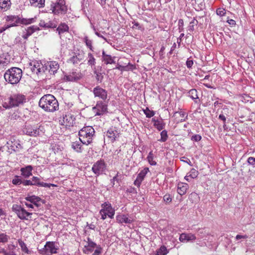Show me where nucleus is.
I'll list each match as a JSON object with an SVG mask.
<instances>
[{
  "mask_svg": "<svg viewBox=\"0 0 255 255\" xmlns=\"http://www.w3.org/2000/svg\"><path fill=\"white\" fill-rule=\"evenodd\" d=\"M38 105L44 111L48 112H54L59 108L57 100L51 94H46L42 97Z\"/></svg>",
  "mask_w": 255,
  "mask_h": 255,
  "instance_id": "obj_1",
  "label": "nucleus"
},
{
  "mask_svg": "<svg viewBox=\"0 0 255 255\" xmlns=\"http://www.w3.org/2000/svg\"><path fill=\"white\" fill-rule=\"evenodd\" d=\"M5 20L6 21L9 22L10 24L0 27V33L2 32L10 27L16 26L19 24L27 25L34 23L35 21V18H21L17 15H10L7 16L5 17Z\"/></svg>",
  "mask_w": 255,
  "mask_h": 255,
  "instance_id": "obj_2",
  "label": "nucleus"
},
{
  "mask_svg": "<svg viewBox=\"0 0 255 255\" xmlns=\"http://www.w3.org/2000/svg\"><path fill=\"white\" fill-rule=\"evenodd\" d=\"M22 75V71L21 69L13 67L5 71L4 74V78L7 83L14 85L19 82Z\"/></svg>",
  "mask_w": 255,
  "mask_h": 255,
  "instance_id": "obj_3",
  "label": "nucleus"
},
{
  "mask_svg": "<svg viewBox=\"0 0 255 255\" xmlns=\"http://www.w3.org/2000/svg\"><path fill=\"white\" fill-rule=\"evenodd\" d=\"M95 130L91 126L83 127L79 131V140L82 144L89 145L93 142V137L95 135Z\"/></svg>",
  "mask_w": 255,
  "mask_h": 255,
  "instance_id": "obj_4",
  "label": "nucleus"
},
{
  "mask_svg": "<svg viewBox=\"0 0 255 255\" xmlns=\"http://www.w3.org/2000/svg\"><path fill=\"white\" fill-rule=\"evenodd\" d=\"M26 101V96L22 94H14L8 98V105L6 109L18 107L23 105Z\"/></svg>",
  "mask_w": 255,
  "mask_h": 255,
  "instance_id": "obj_5",
  "label": "nucleus"
},
{
  "mask_svg": "<svg viewBox=\"0 0 255 255\" xmlns=\"http://www.w3.org/2000/svg\"><path fill=\"white\" fill-rule=\"evenodd\" d=\"M44 128L42 126L38 127L35 125L26 124L22 129L23 133L30 136L36 137L44 133Z\"/></svg>",
  "mask_w": 255,
  "mask_h": 255,
  "instance_id": "obj_6",
  "label": "nucleus"
},
{
  "mask_svg": "<svg viewBox=\"0 0 255 255\" xmlns=\"http://www.w3.org/2000/svg\"><path fill=\"white\" fill-rule=\"evenodd\" d=\"M12 210L17 217L21 220H28L31 218L32 213L28 212L23 207L17 204H13Z\"/></svg>",
  "mask_w": 255,
  "mask_h": 255,
  "instance_id": "obj_7",
  "label": "nucleus"
},
{
  "mask_svg": "<svg viewBox=\"0 0 255 255\" xmlns=\"http://www.w3.org/2000/svg\"><path fill=\"white\" fill-rule=\"evenodd\" d=\"M58 248L55 246V242L48 241L42 249H38V253L42 255H51L57 253Z\"/></svg>",
  "mask_w": 255,
  "mask_h": 255,
  "instance_id": "obj_8",
  "label": "nucleus"
},
{
  "mask_svg": "<svg viewBox=\"0 0 255 255\" xmlns=\"http://www.w3.org/2000/svg\"><path fill=\"white\" fill-rule=\"evenodd\" d=\"M109 101H98L93 111L96 116H101L108 112V105Z\"/></svg>",
  "mask_w": 255,
  "mask_h": 255,
  "instance_id": "obj_9",
  "label": "nucleus"
},
{
  "mask_svg": "<svg viewBox=\"0 0 255 255\" xmlns=\"http://www.w3.org/2000/svg\"><path fill=\"white\" fill-rule=\"evenodd\" d=\"M51 9L55 14H58L60 13L66 12L67 8L65 5L64 0H56L55 2L52 1L51 4Z\"/></svg>",
  "mask_w": 255,
  "mask_h": 255,
  "instance_id": "obj_10",
  "label": "nucleus"
},
{
  "mask_svg": "<svg viewBox=\"0 0 255 255\" xmlns=\"http://www.w3.org/2000/svg\"><path fill=\"white\" fill-rule=\"evenodd\" d=\"M83 77L82 73L77 70H73L68 73L64 72L63 80L65 82H77Z\"/></svg>",
  "mask_w": 255,
  "mask_h": 255,
  "instance_id": "obj_11",
  "label": "nucleus"
},
{
  "mask_svg": "<svg viewBox=\"0 0 255 255\" xmlns=\"http://www.w3.org/2000/svg\"><path fill=\"white\" fill-rule=\"evenodd\" d=\"M94 97L98 98L99 101H109L108 96V91L100 86H97L92 91Z\"/></svg>",
  "mask_w": 255,
  "mask_h": 255,
  "instance_id": "obj_12",
  "label": "nucleus"
},
{
  "mask_svg": "<svg viewBox=\"0 0 255 255\" xmlns=\"http://www.w3.org/2000/svg\"><path fill=\"white\" fill-rule=\"evenodd\" d=\"M106 168V165L104 160L100 159L93 164L92 170L96 175V176H98L105 171Z\"/></svg>",
  "mask_w": 255,
  "mask_h": 255,
  "instance_id": "obj_13",
  "label": "nucleus"
},
{
  "mask_svg": "<svg viewBox=\"0 0 255 255\" xmlns=\"http://www.w3.org/2000/svg\"><path fill=\"white\" fill-rule=\"evenodd\" d=\"M44 67V72L47 70L50 74L55 75L59 68V65L57 62L50 61Z\"/></svg>",
  "mask_w": 255,
  "mask_h": 255,
  "instance_id": "obj_14",
  "label": "nucleus"
},
{
  "mask_svg": "<svg viewBox=\"0 0 255 255\" xmlns=\"http://www.w3.org/2000/svg\"><path fill=\"white\" fill-rule=\"evenodd\" d=\"M117 222L120 224L125 223L126 224H131L134 222V219L131 216L128 215L122 214L116 216Z\"/></svg>",
  "mask_w": 255,
  "mask_h": 255,
  "instance_id": "obj_15",
  "label": "nucleus"
},
{
  "mask_svg": "<svg viewBox=\"0 0 255 255\" xmlns=\"http://www.w3.org/2000/svg\"><path fill=\"white\" fill-rule=\"evenodd\" d=\"M25 199L26 201L31 203L32 204L36 206L37 207H41V204L40 203H42V204L45 203L44 200H43L39 197L36 196L35 195L28 196L27 197L25 198Z\"/></svg>",
  "mask_w": 255,
  "mask_h": 255,
  "instance_id": "obj_16",
  "label": "nucleus"
},
{
  "mask_svg": "<svg viewBox=\"0 0 255 255\" xmlns=\"http://www.w3.org/2000/svg\"><path fill=\"white\" fill-rule=\"evenodd\" d=\"M75 118L71 114H66L63 117L62 125L66 127L73 126L75 124Z\"/></svg>",
  "mask_w": 255,
  "mask_h": 255,
  "instance_id": "obj_17",
  "label": "nucleus"
},
{
  "mask_svg": "<svg viewBox=\"0 0 255 255\" xmlns=\"http://www.w3.org/2000/svg\"><path fill=\"white\" fill-rule=\"evenodd\" d=\"M102 212H107L108 216L111 219L114 218L115 215V209L112 208L111 204L109 202H105L102 205Z\"/></svg>",
  "mask_w": 255,
  "mask_h": 255,
  "instance_id": "obj_18",
  "label": "nucleus"
},
{
  "mask_svg": "<svg viewBox=\"0 0 255 255\" xmlns=\"http://www.w3.org/2000/svg\"><path fill=\"white\" fill-rule=\"evenodd\" d=\"M7 144L8 145L7 147L8 149L14 152H19L20 149L22 148L20 141L18 140L16 141L15 139H14L13 141L9 140L7 142Z\"/></svg>",
  "mask_w": 255,
  "mask_h": 255,
  "instance_id": "obj_19",
  "label": "nucleus"
},
{
  "mask_svg": "<svg viewBox=\"0 0 255 255\" xmlns=\"http://www.w3.org/2000/svg\"><path fill=\"white\" fill-rule=\"evenodd\" d=\"M229 109L228 108H224L223 111L219 116V120L223 121V128L225 130H227L228 129V128L227 126V120L229 121V116L228 115Z\"/></svg>",
  "mask_w": 255,
  "mask_h": 255,
  "instance_id": "obj_20",
  "label": "nucleus"
},
{
  "mask_svg": "<svg viewBox=\"0 0 255 255\" xmlns=\"http://www.w3.org/2000/svg\"><path fill=\"white\" fill-rule=\"evenodd\" d=\"M84 58V55L80 53H74V55L67 60L68 63H72L74 65L78 64Z\"/></svg>",
  "mask_w": 255,
  "mask_h": 255,
  "instance_id": "obj_21",
  "label": "nucleus"
},
{
  "mask_svg": "<svg viewBox=\"0 0 255 255\" xmlns=\"http://www.w3.org/2000/svg\"><path fill=\"white\" fill-rule=\"evenodd\" d=\"M106 135L113 142L119 137V133L115 128H111L107 131Z\"/></svg>",
  "mask_w": 255,
  "mask_h": 255,
  "instance_id": "obj_22",
  "label": "nucleus"
},
{
  "mask_svg": "<svg viewBox=\"0 0 255 255\" xmlns=\"http://www.w3.org/2000/svg\"><path fill=\"white\" fill-rule=\"evenodd\" d=\"M31 66V70L33 73L38 75L41 72H44V67L42 65H40L38 62H33V64L30 63Z\"/></svg>",
  "mask_w": 255,
  "mask_h": 255,
  "instance_id": "obj_23",
  "label": "nucleus"
},
{
  "mask_svg": "<svg viewBox=\"0 0 255 255\" xmlns=\"http://www.w3.org/2000/svg\"><path fill=\"white\" fill-rule=\"evenodd\" d=\"M38 30H39V28L37 26L32 25L29 26L25 29V32H23L22 37L24 39L26 40L28 37L31 35L35 31Z\"/></svg>",
  "mask_w": 255,
  "mask_h": 255,
  "instance_id": "obj_24",
  "label": "nucleus"
},
{
  "mask_svg": "<svg viewBox=\"0 0 255 255\" xmlns=\"http://www.w3.org/2000/svg\"><path fill=\"white\" fill-rule=\"evenodd\" d=\"M114 58H115V57H112L111 55L106 54L104 50H103L102 61L104 62L105 64H115L116 62L114 60Z\"/></svg>",
  "mask_w": 255,
  "mask_h": 255,
  "instance_id": "obj_25",
  "label": "nucleus"
},
{
  "mask_svg": "<svg viewBox=\"0 0 255 255\" xmlns=\"http://www.w3.org/2000/svg\"><path fill=\"white\" fill-rule=\"evenodd\" d=\"M189 188V185L187 183L179 182L177 185V192L180 195H183L185 194L187 192V190Z\"/></svg>",
  "mask_w": 255,
  "mask_h": 255,
  "instance_id": "obj_26",
  "label": "nucleus"
},
{
  "mask_svg": "<svg viewBox=\"0 0 255 255\" xmlns=\"http://www.w3.org/2000/svg\"><path fill=\"white\" fill-rule=\"evenodd\" d=\"M56 31H58L60 38L61 39L63 34L68 32L69 26L66 24L62 23L59 25L56 29Z\"/></svg>",
  "mask_w": 255,
  "mask_h": 255,
  "instance_id": "obj_27",
  "label": "nucleus"
},
{
  "mask_svg": "<svg viewBox=\"0 0 255 255\" xmlns=\"http://www.w3.org/2000/svg\"><path fill=\"white\" fill-rule=\"evenodd\" d=\"M33 167L31 165H28L25 167H22L20 169L21 175L25 178H28L32 175V170Z\"/></svg>",
  "mask_w": 255,
  "mask_h": 255,
  "instance_id": "obj_28",
  "label": "nucleus"
},
{
  "mask_svg": "<svg viewBox=\"0 0 255 255\" xmlns=\"http://www.w3.org/2000/svg\"><path fill=\"white\" fill-rule=\"evenodd\" d=\"M196 239V237L194 235L191 234L182 233L180 235L179 240L181 242L185 241H193Z\"/></svg>",
  "mask_w": 255,
  "mask_h": 255,
  "instance_id": "obj_29",
  "label": "nucleus"
},
{
  "mask_svg": "<svg viewBox=\"0 0 255 255\" xmlns=\"http://www.w3.org/2000/svg\"><path fill=\"white\" fill-rule=\"evenodd\" d=\"M188 93V96L190 97L193 100H194L195 103H200V100L199 99L198 96V92L195 89H191L189 91Z\"/></svg>",
  "mask_w": 255,
  "mask_h": 255,
  "instance_id": "obj_30",
  "label": "nucleus"
},
{
  "mask_svg": "<svg viewBox=\"0 0 255 255\" xmlns=\"http://www.w3.org/2000/svg\"><path fill=\"white\" fill-rule=\"evenodd\" d=\"M152 122L154 123L153 126L158 130L160 131L164 128L165 124L163 122L162 120L159 121L155 120V118H152Z\"/></svg>",
  "mask_w": 255,
  "mask_h": 255,
  "instance_id": "obj_31",
  "label": "nucleus"
},
{
  "mask_svg": "<svg viewBox=\"0 0 255 255\" xmlns=\"http://www.w3.org/2000/svg\"><path fill=\"white\" fill-rule=\"evenodd\" d=\"M98 245H97L95 242L88 244L85 246L83 252L85 254H89V253H92L94 251V249Z\"/></svg>",
  "mask_w": 255,
  "mask_h": 255,
  "instance_id": "obj_32",
  "label": "nucleus"
},
{
  "mask_svg": "<svg viewBox=\"0 0 255 255\" xmlns=\"http://www.w3.org/2000/svg\"><path fill=\"white\" fill-rule=\"evenodd\" d=\"M10 5V0H0V9L3 11H6Z\"/></svg>",
  "mask_w": 255,
  "mask_h": 255,
  "instance_id": "obj_33",
  "label": "nucleus"
},
{
  "mask_svg": "<svg viewBox=\"0 0 255 255\" xmlns=\"http://www.w3.org/2000/svg\"><path fill=\"white\" fill-rule=\"evenodd\" d=\"M96 59L91 53H88L87 57V64L92 69H95Z\"/></svg>",
  "mask_w": 255,
  "mask_h": 255,
  "instance_id": "obj_34",
  "label": "nucleus"
},
{
  "mask_svg": "<svg viewBox=\"0 0 255 255\" xmlns=\"http://www.w3.org/2000/svg\"><path fill=\"white\" fill-rule=\"evenodd\" d=\"M18 243L21 248V251L27 254L30 255L32 254V252L27 248L26 245L24 243V242L23 241H22L20 239H19L18 240Z\"/></svg>",
  "mask_w": 255,
  "mask_h": 255,
  "instance_id": "obj_35",
  "label": "nucleus"
},
{
  "mask_svg": "<svg viewBox=\"0 0 255 255\" xmlns=\"http://www.w3.org/2000/svg\"><path fill=\"white\" fill-rule=\"evenodd\" d=\"M82 143L81 141L73 142L72 144V148L77 152L81 153L83 151Z\"/></svg>",
  "mask_w": 255,
  "mask_h": 255,
  "instance_id": "obj_36",
  "label": "nucleus"
},
{
  "mask_svg": "<svg viewBox=\"0 0 255 255\" xmlns=\"http://www.w3.org/2000/svg\"><path fill=\"white\" fill-rule=\"evenodd\" d=\"M114 69H118L121 71H128L135 69V66L129 63L128 65L125 66L121 65H118Z\"/></svg>",
  "mask_w": 255,
  "mask_h": 255,
  "instance_id": "obj_37",
  "label": "nucleus"
},
{
  "mask_svg": "<svg viewBox=\"0 0 255 255\" xmlns=\"http://www.w3.org/2000/svg\"><path fill=\"white\" fill-rule=\"evenodd\" d=\"M32 185H35L39 187H44V186H47L44 182H41L39 178L36 176H33L32 178Z\"/></svg>",
  "mask_w": 255,
  "mask_h": 255,
  "instance_id": "obj_38",
  "label": "nucleus"
},
{
  "mask_svg": "<svg viewBox=\"0 0 255 255\" xmlns=\"http://www.w3.org/2000/svg\"><path fill=\"white\" fill-rule=\"evenodd\" d=\"M30 2L32 5L39 8L44 7L45 5V0H30Z\"/></svg>",
  "mask_w": 255,
  "mask_h": 255,
  "instance_id": "obj_39",
  "label": "nucleus"
},
{
  "mask_svg": "<svg viewBox=\"0 0 255 255\" xmlns=\"http://www.w3.org/2000/svg\"><path fill=\"white\" fill-rule=\"evenodd\" d=\"M169 253V250L166 247L162 245L156 251L155 255H166Z\"/></svg>",
  "mask_w": 255,
  "mask_h": 255,
  "instance_id": "obj_40",
  "label": "nucleus"
},
{
  "mask_svg": "<svg viewBox=\"0 0 255 255\" xmlns=\"http://www.w3.org/2000/svg\"><path fill=\"white\" fill-rule=\"evenodd\" d=\"M94 70V73L96 75V81L99 83H101L104 78V76L102 73L99 72L97 70L95 69H93Z\"/></svg>",
  "mask_w": 255,
  "mask_h": 255,
  "instance_id": "obj_41",
  "label": "nucleus"
},
{
  "mask_svg": "<svg viewBox=\"0 0 255 255\" xmlns=\"http://www.w3.org/2000/svg\"><path fill=\"white\" fill-rule=\"evenodd\" d=\"M149 168L148 167L144 168L138 174L137 177L143 180L146 174L148 173V172H149Z\"/></svg>",
  "mask_w": 255,
  "mask_h": 255,
  "instance_id": "obj_42",
  "label": "nucleus"
},
{
  "mask_svg": "<svg viewBox=\"0 0 255 255\" xmlns=\"http://www.w3.org/2000/svg\"><path fill=\"white\" fill-rule=\"evenodd\" d=\"M143 112L146 115V117L148 118H151L155 115V112L152 110H150L147 107L145 109H143Z\"/></svg>",
  "mask_w": 255,
  "mask_h": 255,
  "instance_id": "obj_43",
  "label": "nucleus"
},
{
  "mask_svg": "<svg viewBox=\"0 0 255 255\" xmlns=\"http://www.w3.org/2000/svg\"><path fill=\"white\" fill-rule=\"evenodd\" d=\"M160 139L158 141L160 142H165L168 138L167 131L166 130H163L160 132Z\"/></svg>",
  "mask_w": 255,
  "mask_h": 255,
  "instance_id": "obj_44",
  "label": "nucleus"
},
{
  "mask_svg": "<svg viewBox=\"0 0 255 255\" xmlns=\"http://www.w3.org/2000/svg\"><path fill=\"white\" fill-rule=\"evenodd\" d=\"M147 159L151 165H155L156 164V162L153 160V156L151 151L149 153Z\"/></svg>",
  "mask_w": 255,
  "mask_h": 255,
  "instance_id": "obj_45",
  "label": "nucleus"
},
{
  "mask_svg": "<svg viewBox=\"0 0 255 255\" xmlns=\"http://www.w3.org/2000/svg\"><path fill=\"white\" fill-rule=\"evenodd\" d=\"M9 239V237L7 235L1 233L0 234V243H7Z\"/></svg>",
  "mask_w": 255,
  "mask_h": 255,
  "instance_id": "obj_46",
  "label": "nucleus"
},
{
  "mask_svg": "<svg viewBox=\"0 0 255 255\" xmlns=\"http://www.w3.org/2000/svg\"><path fill=\"white\" fill-rule=\"evenodd\" d=\"M191 178H195L198 175V171L194 168L191 169L190 172L188 173Z\"/></svg>",
  "mask_w": 255,
  "mask_h": 255,
  "instance_id": "obj_47",
  "label": "nucleus"
},
{
  "mask_svg": "<svg viewBox=\"0 0 255 255\" xmlns=\"http://www.w3.org/2000/svg\"><path fill=\"white\" fill-rule=\"evenodd\" d=\"M84 41L86 46L90 48V49L93 51V47L92 46V41L88 39L87 36L84 37Z\"/></svg>",
  "mask_w": 255,
  "mask_h": 255,
  "instance_id": "obj_48",
  "label": "nucleus"
},
{
  "mask_svg": "<svg viewBox=\"0 0 255 255\" xmlns=\"http://www.w3.org/2000/svg\"><path fill=\"white\" fill-rule=\"evenodd\" d=\"M198 23V21L196 19L195 17H194L193 20L190 22L189 25V30L191 31H193L194 29V24L197 25Z\"/></svg>",
  "mask_w": 255,
  "mask_h": 255,
  "instance_id": "obj_49",
  "label": "nucleus"
},
{
  "mask_svg": "<svg viewBox=\"0 0 255 255\" xmlns=\"http://www.w3.org/2000/svg\"><path fill=\"white\" fill-rule=\"evenodd\" d=\"M22 180L19 178L17 175L15 176V178L12 179V183L15 185H19L22 184Z\"/></svg>",
  "mask_w": 255,
  "mask_h": 255,
  "instance_id": "obj_50",
  "label": "nucleus"
},
{
  "mask_svg": "<svg viewBox=\"0 0 255 255\" xmlns=\"http://www.w3.org/2000/svg\"><path fill=\"white\" fill-rule=\"evenodd\" d=\"M103 251V248L101 247L100 245H98V246L96 248L94 253L92 255H101Z\"/></svg>",
  "mask_w": 255,
  "mask_h": 255,
  "instance_id": "obj_51",
  "label": "nucleus"
},
{
  "mask_svg": "<svg viewBox=\"0 0 255 255\" xmlns=\"http://www.w3.org/2000/svg\"><path fill=\"white\" fill-rule=\"evenodd\" d=\"M178 29L179 32H182L184 30L183 25L184 21L182 19H180L178 20Z\"/></svg>",
  "mask_w": 255,
  "mask_h": 255,
  "instance_id": "obj_52",
  "label": "nucleus"
},
{
  "mask_svg": "<svg viewBox=\"0 0 255 255\" xmlns=\"http://www.w3.org/2000/svg\"><path fill=\"white\" fill-rule=\"evenodd\" d=\"M216 13L221 16H223L226 13V10L223 8H218L216 10Z\"/></svg>",
  "mask_w": 255,
  "mask_h": 255,
  "instance_id": "obj_53",
  "label": "nucleus"
},
{
  "mask_svg": "<svg viewBox=\"0 0 255 255\" xmlns=\"http://www.w3.org/2000/svg\"><path fill=\"white\" fill-rule=\"evenodd\" d=\"M201 138L202 137L200 135L195 134L191 137V139L193 141H199L201 139Z\"/></svg>",
  "mask_w": 255,
  "mask_h": 255,
  "instance_id": "obj_54",
  "label": "nucleus"
},
{
  "mask_svg": "<svg viewBox=\"0 0 255 255\" xmlns=\"http://www.w3.org/2000/svg\"><path fill=\"white\" fill-rule=\"evenodd\" d=\"M163 200L167 203H170L172 198L169 194H166L163 196Z\"/></svg>",
  "mask_w": 255,
  "mask_h": 255,
  "instance_id": "obj_55",
  "label": "nucleus"
},
{
  "mask_svg": "<svg viewBox=\"0 0 255 255\" xmlns=\"http://www.w3.org/2000/svg\"><path fill=\"white\" fill-rule=\"evenodd\" d=\"M93 28V30H94L95 31V34L98 36L99 37H100V38H103L104 40H105L106 41H107V39L106 37H105L103 35H102V34H101L99 32H98L97 30H96V29L95 28V27H94V26H92Z\"/></svg>",
  "mask_w": 255,
  "mask_h": 255,
  "instance_id": "obj_56",
  "label": "nucleus"
},
{
  "mask_svg": "<svg viewBox=\"0 0 255 255\" xmlns=\"http://www.w3.org/2000/svg\"><path fill=\"white\" fill-rule=\"evenodd\" d=\"M120 180V179L118 178V173L117 174L116 176H115L113 179L111 180V183L112 184V186H113L115 185V181H117V182H119V181Z\"/></svg>",
  "mask_w": 255,
  "mask_h": 255,
  "instance_id": "obj_57",
  "label": "nucleus"
},
{
  "mask_svg": "<svg viewBox=\"0 0 255 255\" xmlns=\"http://www.w3.org/2000/svg\"><path fill=\"white\" fill-rule=\"evenodd\" d=\"M186 66L188 68L190 69L193 65V61L188 59L186 62Z\"/></svg>",
  "mask_w": 255,
  "mask_h": 255,
  "instance_id": "obj_58",
  "label": "nucleus"
},
{
  "mask_svg": "<svg viewBox=\"0 0 255 255\" xmlns=\"http://www.w3.org/2000/svg\"><path fill=\"white\" fill-rule=\"evenodd\" d=\"M7 62L0 58V68H4L7 64Z\"/></svg>",
  "mask_w": 255,
  "mask_h": 255,
  "instance_id": "obj_59",
  "label": "nucleus"
},
{
  "mask_svg": "<svg viewBox=\"0 0 255 255\" xmlns=\"http://www.w3.org/2000/svg\"><path fill=\"white\" fill-rule=\"evenodd\" d=\"M22 184L24 186L32 185V180H23Z\"/></svg>",
  "mask_w": 255,
  "mask_h": 255,
  "instance_id": "obj_60",
  "label": "nucleus"
},
{
  "mask_svg": "<svg viewBox=\"0 0 255 255\" xmlns=\"http://www.w3.org/2000/svg\"><path fill=\"white\" fill-rule=\"evenodd\" d=\"M248 162L249 164L254 165L255 164V158L253 157H250L248 159Z\"/></svg>",
  "mask_w": 255,
  "mask_h": 255,
  "instance_id": "obj_61",
  "label": "nucleus"
},
{
  "mask_svg": "<svg viewBox=\"0 0 255 255\" xmlns=\"http://www.w3.org/2000/svg\"><path fill=\"white\" fill-rule=\"evenodd\" d=\"M132 23L133 24L132 26V28H136L138 29H140L141 28V27L138 22L134 21L132 22Z\"/></svg>",
  "mask_w": 255,
  "mask_h": 255,
  "instance_id": "obj_62",
  "label": "nucleus"
},
{
  "mask_svg": "<svg viewBox=\"0 0 255 255\" xmlns=\"http://www.w3.org/2000/svg\"><path fill=\"white\" fill-rule=\"evenodd\" d=\"M179 114L182 118L185 117V118L184 119H183V120L182 119L181 120V122L185 121H186V119H187L188 116L186 115V114L185 112H179Z\"/></svg>",
  "mask_w": 255,
  "mask_h": 255,
  "instance_id": "obj_63",
  "label": "nucleus"
},
{
  "mask_svg": "<svg viewBox=\"0 0 255 255\" xmlns=\"http://www.w3.org/2000/svg\"><path fill=\"white\" fill-rule=\"evenodd\" d=\"M142 181V180H141L139 178L136 177V179L134 181V184L135 186H136L137 187H139L140 186Z\"/></svg>",
  "mask_w": 255,
  "mask_h": 255,
  "instance_id": "obj_64",
  "label": "nucleus"
}]
</instances>
